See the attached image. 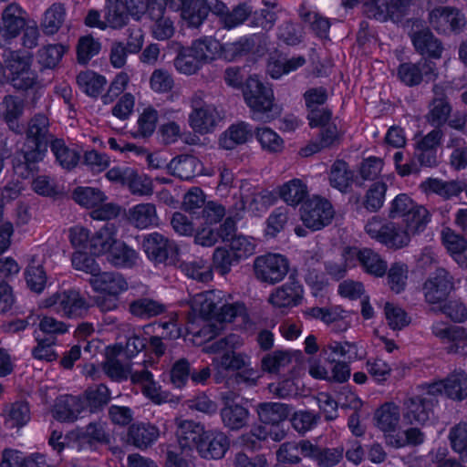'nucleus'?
I'll return each mask as SVG.
<instances>
[{"instance_id":"41","label":"nucleus","mask_w":467,"mask_h":467,"mask_svg":"<svg viewBox=\"0 0 467 467\" xmlns=\"http://www.w3.org/2000/svg\"><path fill=\"white\" fill-rule=\"evenodd\" d=\"M107 260L116 267L130 268L137 264L139 254L124 242L118 241L107 255Z\"/></svg>"},{"instance_id":"3","label":"nucleus","mask_w":467,"mask_h":467,"mask_svg":"<svg viewBox=\"0 0 467 467\" xmlns=\"http://www.w3.org/2000/svg\"><path fill=\"white\" fill-rule=\"evenodd\" d=\"M389 219L402 218L403 223H412L415 230L426 228L431 221V213L420 204L415 202L408 194L400 193L390 202L388 209Z\"/></svg>"},{"instance_id":"27","label":"nucleus","mask_w":467,"mask_h":467,"mask_svg":"<svg viewBox=\"0 0 467 467\" xmlns=\"http://www.w3.org/2000/svg\"><path fill=\"white\" fill-rule=\"evenodd\" d=\"M321 355L325 361H340L345 358L348 362L362 359L364 354L359 350L358 345L349 341L329 340L321 349Z\"/></svg>"},{"instance_id":"43","label":"nucleus","mask_w":467,"mask_h":467,"mask_svg":"<svg viewBox=\"0 0 467 467\" xmlns=\"http://www.w3.org/2000/svg\"><path fill=\"white\" fill-rule=\"evenodd\" d=\"M258 416L265 425H276L284 421L289 415L287 405L278 402L262 403L258 406Z\"/></svg>"},{"instance_id":"26","label":"nucleus","mask_w":467,"mask_h":467,"mask_svg":"<svg viewBox=\"0 0 467 467\" xmlns=\"http://www.w3.org/2000/svg\"><path fill=\"white\" fill-rule=\"evenodd\" d=\"M157 135L160 141L166 145L182 143L191 146L196 144L198 140L194 133L174 120L161 124Z\"/></svg>"},{"instance_id":"42","label":"nucleus","mask_w":467,"mask_h":467,"mask_svg":"<svg viewBox=\"0 0 467 467\" xmlns=\"http://www.w3.org/2000/svg\"><path fill=\"white\" fill-rule=\"evenodd\" d=\"M2 106L4 108L3 117L8 127L15 132H20L21 128L17 120L24 112L23 99L7 95L4 97Z\"/></svg>"},{"instance_id":"56","label":"nucleus","mask_w":467,"mask_h":467,"mask_svg":"<svg viewBox=\"0 0 467 467\" xmlns=\"http://www.w3.org/2000/svg\"><path fill=\"white\" fill-rule=\"evenodd\" d=\"M219 322H234L237 318H241L243 322L246 321L247 315L246 309L244 304L241 303H228L225 296L223 297V303H221L219 309L213 317Z\"/></svg>"},{"instance_id":"45","label":"nucleus","mask_w":467,"mask_h":467,"mask_svg":"<svg viewBox=\"0 0 467 467\" xmlns=\"http://www.w3.org/2000/svg\"><path fill=\"white\" fill-rule=\"evenodd\" d=\"M66 8L61 3H54L44 13L41 27L46 35L56 34L65 22Z\"/></svg>"},{"instance_id":"24","label":"nucleus","mask_w":467,"mask_h":467,"mask_svg":"<svg viewBox=\"0 0 467 467\" xmlns=\"http://www.w3.org/2000/svg\"><path fill=\"white\" fill-rule=\"evenodd\" d=\"M224 293L221 290H211L196 294L189 300L193 313L205 318H213L221 303H223Z\"/></svg>"},{"instance_id":"60","label":"nucleus","mask_w":467,"mask_h":467,"mask_svg":"<svg viewBox=\"0 0 467 467\" xmlns=\"http://www.w3.org/2000/svg\"><path fill=\"white\" fill-rule=\"evenodd\" d=\"M164 306L150 298H140L130 304V312L140 318H150L161 314Z\"/></svg>"},{"instance_id":"54","label":"nucleus","mask_w":467,"mask_h":467,"mask_svg":"<svg viewBox=\"0 0 467 467\" xmlns=\"http://www.w3.org/2000/svg\"><path fill=\"white\" fill-rule=\"evenodd\" d=\"M83 400L86 401V408L90 412L102 409L110 400V391L104 384L89 387L84 393Z\"/></svg>"},{"instance_id":"35","label":"nucleus","mask_w":467,"mask_h":467,"mask_svg":"<svg viewBox=\"0 0 467 467\" xmlns=\"http://www.w3.org/2000/svg\"><path fill=\"white\" fill-rule=\"evenodd\" d=\"M412 43L417 50L422 56H428L432 58H440L443 50L441 41L428 30H421L412 35Z\"/></svg>"},{"instance_id":"34","label":"nucleus","mask_w":467,"mask_h":467,"mask_svg":"<svg viewBox=\"0 0 467 467\" xmlns=\"http://www.w3.org/2000/svg\"><path fill=\"white\" fill-rule=\"evenodd\" d=\"M129 222L139 229H146L158 224V215L153 203L145 202L134 205L128 212Z\"/></svg>"},{"instance_id":"11","label":"nucleus","mask_w":467,"mask_h":467,"mask_svg":"<svg viewBox=\"0 0 467 467\" xmlns=\"http://www.w3.org/2000/svg\"><path fill=\"white\" fill-rule=\"evenodd\" d=\"M454 289V278L444 268H437L423 285L425 299L430 304H438L447 298Z\"/></svg>"},{"instance_id":"36","label":"nucleus","mask_w":467,"mask_h":467,"mask_svg":"<svg viewBox=\"0 0 467 467\" xmlns=\"http://www.w3.org/2000/svg\"><path fill=\"white\" fill-rule=\"evenodd\" d=\"M221 418L224 427L231 431H239L246 426L249 410L237 403L227 402L221 410Z\"/></svg>"},{"instance_id":"44","label":"nucleus","mask_w":467,"mask_h":467,"mask_svg":"<svg viewBox=\"0 0 467 467\" xmlns=\"http://www.w3.org/2000/svg\"><path fill=\"white\" fill-rule=\"evenodd\" d=\"M304 443H309L308 440L296 441H286L282 443L276 451V460L279 463L296 465L302 461L300 455L306 458V452L304 451Z\"/></svg>"},{"instance_id":"63","label":"nucleus","mask_w":467,"mask_h":467,"mask_svg":"<svg viewBox=\"0 0 467 467\" xmlns=\"http://www.w3.org/2000/svg\"><path fill=\"white\" fill-rule=\"evenodd\" d=\"M219 47V43L212 38H203L194 41L189 50L202 63V65L213 59Z\"/></svg>"},{"instance_id":"30","label":"nucleus","mask_w":467,"mask_h":467,"mask_svg":"<svg viewBox=\"0 0 467 467\" xmlns=\"http://www.w3.org/2000/svg\"><path fill=\"white\" fill-rule=\"evenodd\" d=\"M411 226H413L412 223H403L400 224L391 222L382 244L395 250L408 246L413 235L419 234L425 230V228L415 230Z\"/></svg>"},{"instance_id":"15","label":"nucleus","mask_w":467,"mask_h":467,"mask_svg":"<svg viewBox=\"0 0 467 467\" xmlns=\"http://www.w3.org/2000/svg\"><path fill=\"white\" fill-rule=\"evenodd\" d=\"M213 13L218 16L223 28L231 30L242 26L251 17L253 6L249 3L244 2L230 9L223 3H216L213 6Z\"/></svg>"},{"instance_id":"13","label":"nucleus","mask_w":467,"mask_h":467,"mask_svg":"<svg viewBox=\"0 0 467 467\" xmlns=\"http://www.w3.org/2000/svg\"><path fill=\"white\" fill-rule=\"evenodd\" d=\"M430 25L439 33L458 32L464 27V16L456 8L437 7L429 13Z\"/></svg>"},{"instance_id":"22","label":"nucleus","mask_w":467,"mask_h":467,"mask_svg":"<svg viewBox=\"0 0 467 467\" xmlns=\"http://www.w3.org/2000/svg\"><path fill=\"white\" fill-rule=\"evenodd\" d=\"M303 298V287L291 280L275 288L269 296L268 302L276 308H290L298 306Z\"/></svg>"},{"instance_id":"4","label":"nucleus","mask_w":467,"mask_h":467,"mask_svg":"<svg viewBox=\"0 0 467 467\" xmlns=\"http://www.w3.org/2000/svg\"><path fill=\"white\" fill-rule=\"evenodd\" d=\"M5 63L10 73V81L16 89L26 90L36 83V74L31 69L32 58L21 56L16 51L6 50L4 53Z\"/></svg>"},{"instance_id":"47","label":"nucleus","mask_w":467,"mask_h":467,"mask_svg":"<svg viewBox=\"0 0 467 467\" xmlns=\"http://www.w3.org/2000/svg\"><path fill=\"white\" fill-rule=\"evenodd\" d=\"M30 420L29 406L25 401H17L5 407V424L8 428H21Z\"/></svg>"},{"instance_id":"52","label":"nucleus","mask_w":467,"mask_h":467,"mask_svg":"<svg viewBox=\"0 0 467 467\" xmlns=\"http://www.w3.org/2000/svg\"><path fill=\"white\" fill-rule=\"evenodd\" d=\"M158 119L159 113L154 108H145L138 118V128L132 132L133 137L138 139L150 138L156 130Z\"/></svg>"},{"instance_id":"51","label":"nucleus","mask_w":467,"mask_h":467,"mask_svg":"<svg viewBox=\"0 0 467 467\" xmlns=\"http://www.w3.org/2000/svg\"><path fill=\"white\" fill-rule=\"evenodd\" d=\"M180 268L188 277L196 281L207 283L213 279L212 267L203 259L182 262Z\"/></svg>"},{"instance_id":"21","label":"nucleus","mask_w":467,"mask_h":467,"mask_svg":"<svg viewBox=\"0 0 467 467\" xmlns=\"http://www.w3.org/2000/svg\"><path fill=\"white\" fill-rule=\"evenodd\" d=\"M48 126V119L45 115H36L28 123L27 139L36 146H65V141L55 138Z\"/></svg>"},{"instance_id":"32","label":"nucleus","mask_w":467,"mask_h":467,"mask_svg":"<svg viewBox=\"0 0 467 467\" xmlns=\"http://www.w3.org/2000/svg\"><path fill=\"white\" fill-rule=\"evenodd\" d=\"M118 227L113 223H108L99 229L89 239V250L93 255L109 254L118 243Z\"/></svg>"},{"instance_id":"17","label":"nucleus","mask_w":467,"mask_h":467,"mask_svg":"<svg viewBox=\"0 0 467 467\" xmlns=\"http://www.w3.org/2000/svg\"><path fill=\"white\" fill-rule=\"evenodd\" d=\"M26 25V13L20 5L11 3L3 10L0 35L7 40L16 38Z\"/></svg>"},{"instance_id":"53","label":"nucleus","mask_w":467,"mask_h":467,"mask_svg":"<svg viewBox=\"0 0 467 467\" xmlns=\"http://www.w3.org/2000/svg\"><path fill=\"white\" fill-rule=\"evenodd\" d=\"M386 273L387 284L392 292L400 294L405 290L409 274V267L405 263H392Z\"/></svg>"},{"instance_id":"25","label":"nucleus","mask_w":467,"mask_h":467,"mask_svg":"<svg viewBox=\"0 0 467 467\" xmlns=\"http://www.w3.org/2000/svg\"><path fill=\"white\" fill-rule=\"evenodd\" d=\"M161 435L160 429L150 422H136L131 424L127 432V443L140 449L147 450L151 447Z\"/></svg>"},{"instance_id":"16","label":"nucleus","mask_w":467,"mask_h":467,"mask_svg":"<svg viewBox=\"0 0 467 467\" xmlns=\"http://www.w3.org/2000/svg\"><path fill=\"white\" fill-rule=\"evenodd\" d=\"M168 0H151L149 9V16L154 22L151 32L154 38L166 40L171 38L175 27L173 21L165 15Z\"/></svg>"},{"instance_id":"64","label":"nucleus","mask_w":467,"mask_h":467,"mask_svg":"<svg viewBox=\"0 0 467 467\" xmlns=\"http://www.w3.org/2000/svg\"><path fill=\"white\" fill-rule=\"evenodd\" d=\"M275 200L276 198L272 192L261 190L253 192L251 195L244 196L243 198V205L244 208H248L252 211H262L273 205Z\"/></svg>"},{"instance_id":"20","label":"nucleus","mask_w":467,"mask_h":467,"mask_svg":"<svg viewBox=\"0 0 467 467\" xmlns=\"http://www.w3.org/2000/svg\"><path fill=\"white\" fill-rule=\"evenodd\" d=\"M176 437L182 451L197 450L202 436L204 428L199 422L192 420H183L177 418L175 420Z\"/></svg>"},{"instance_id":"9","label":"nucleus","mask_w":467,"mask_h":467,"mask_svg":"<svg viewBox=\"0 0 467 467\" xmlns=\"http://www.w3.org/2000/svg\"><path fill=\"white\" fill-rule=\"evenodd\" d=\"M437 402V398L431 393L430 387L427 386L422 393L413 395L404 400L402 412L404 421L411 425L424 424L429 420Z\"/></svg>"},{"instance_id":"5","label":"nucleus","mask_w":467,"mask_h":467,"mask_svg":"<svg viewBox=\"0 0 467 467\" xmlns=\"http://www.w3.org/2000/svg\"><path fill=\"white\" fill-rule=\"evenodd\" d=\"M335 217V210L327 199L314 196L305 202L300 209V218L304 225L318 231L329 225Z\"/></svg>"},{"instance_id":"59","label":"nucleus","mask_w":467,"mask_h":467,"mask_svg":"<svg viewBox=\"0 0 467 467\" xmlns=\"http://www.w3.org/2000/svg\"><path fill=\"white\" fill-rule=\"evenodd\" d=\"M174 67L181 74L191 76L196 74L202 65L188 47H182L174 59Z\"/></svg>"},{"instance_id":"49","label":"nucleus","mask_w":467,"mask_h":467,"mask_svg":"<svg viewBox=\"0 0 467 467\" xmlns=\"http://www.w3.org/2000/svg\"><path fill=\"white\" fill-rule=\"evenodd\" d=\"M254 132L250 124L240 121L232 124L221 136L220 140L223 144H244L253 137Z\"/></svg>"},{"instance_id":"48","label":"nucleus","mask_w":467,"mask_h":467,"mask_svg":"<svg viewBox=\"0 0 467 467\" xmlns=\"http://www.w3.org/2000/svg\"><path fill=\"white\" fill-rule=\"evenodd\" d=\"M25 279L27 287L31 291L41 294L45 290L47 282V275L43 265L32 259L25 269Z\"/></svg>"},{"instance_id":"46","label":"nucleus","mask_w":467,"mask_h":467,"mask_svg":"<svg viewBox=\"0 0 467 467\" xmlns=\"http://www.w3.org/2000/svg\"><path fill=\"white\" fill-rule=\"evenodd\" d=\"M128 175L124 186L128 188L132 195L144 197L150 196L153 193V182L150 177L140 173L133 168L128 172Z\"/></svg>"},{"instance_id":"6","label":"nucleus","mask_w":467,"mask_h":467,"mask_svg":"<svg viewBox=\"0 0 467 467\" xmlns=\"http://www.w3.org/2000/svg\"><path fill=\"white\" fill-rule=\"evenodd\" d=\"M254 273L257 280L268 285L281 282L287 275L289 262L279 254L257 256L254 261Z\"/></svg>"},{"instance_id":"10","label":"nucleus","mask_w":467,"mask_h":467,"mask_svg":"<svg viewBox=\"0 0 467 467\" xmlns=\"http://www.w3.org/2000/svg\"><path fill=\"white\" fill-rule=\"evenodd\" d=\"M399 79L408 87L420 85L421 82L433 81L438 77L436 64L422 58L417 63L406 62L398 67Z\"/></svg>"},{"instance_id":"19","label":"nucleus","mask_w":467,"mask_h":467,"mask_svg":"<svg viewBox=\"0 0 467 467\" xmlns=\"http://www.w3.org/2000/svg\"><path fill=\"white\" fill-rule=\"evenodd\" d=\"M330 365L325 368L320 361L313 359L309 363V374L317 379H325L330 382L344 383L350 378V367L348 361H326Z\"/></svg>"},{"instance_id":"7","label":"nucleus","mask_w":467,"mask_h":467,"mask_svg":"<svg viewBox=\"0 0 467 467\" xmlns=\"http://www.w3.org/2000/svg\"><path fill=\"white\" fill-rule=\"evenodd\" d=\"M243 96L248 108L254 113H268L275 107L273 89L256 76H251L246 79Z\"/></svg>"},{"instance_id":"31","label":"nucleus","mask_w":467,"mask_h":467,"mask_svg":"<svg viewBox=\"0 0 467 467\" xmlns=\"http://www.w3.org/2000/svg\"><path fill=\"white\" fill-rule=\"evenodd\" d=\"M89 283L97 292L105 293L111 296H118L120 293L128 289V283L119 273L100 271L94 277H91Z\"/></svg>"},{"instance_id":"50","label":"nucleus","mask_w":467,"mask_h":467,"mask_svg":"<svg viewBox=\"0 0 467 467\" xmlns=\"http://www.w3.org/2000/svg\"><path fill=\"white\" fill-rule=\"evenodd\" d=\"M129 12L121 0H107L105 21L112 28H120L129 21Z\"/></svg>"},{"instance_id":"18","label":"nucleus","mask_w":467,"mask_h":467,"mask_svg":"<svg viewBox=\"0 0 467 467\" xmlns=\"http://www.w3.org/2000/svg\"><path fill=\"white\" fill-rule=\"evenodd\" d=\"M230 447V441L221 431H205L197 448L200 456L207 460L222 459Z\"/></svg>"},{"instance_id":"12","label":"nucleus","mask_w":467,"mask_h":467,"mask_svg":"<svg viewBox=\"0 0 467 467\" xmlns=\"http://www.w3.org/2000/svg\"><path fill=\"white\" fill-rule=\"evenodd\" d=\"M343 255L345 262L348 264H351V260L357 259L368 274L377 277L383 276L388 269L386 261L369 248L348 247Z\"/></svg>"},{"instance_id":"2","label":"nucleus","mask_w":467,"mask_h":467,"mask_svg":"<svg viewBox=\"0 0 467 467\" xmlns=\"http://www.w3.org/2000/svg\"><path fill=\"white\" fill-rule=\"evenodd\" d=\"M40 308H52L57 315L67 318L83 317L90 306L77 289L57 291L38 303Z\"/></svg>"},{"instance_id":"14","label":"nucleus","mask_w":467,"mask_h":467,"mask_svg":"<svg viewBox=\"0 0 467 467\" xmlns=\"http://www.w3.org/2000/svg\"><path fill=\"white\" fill-rule=\"evenodd\" d=\"M430 391L437 398L439 394H445L454 400H463L467 398V374L464 371H455L445 379L433 382L430 385Z\"/></svg>"},{"instance_id":"38","label":"nucleus","mask_w":467,"mask_h":467,"mask_svg":"<svg viewBox=\"0 0 467 467\" xmlns=\"http://www.w3.org/2000/svg\"><path fill=\"white\" fill-rule=\"evenodd\" d=\"M420 188L425 192L436 193L443 199H450L458 196L463 191V182L430 178L421 182Z\"/></svg>"},{"instance_id":"61","label":"nucleus","mask_w":467,"mask_h":467,"mask_svg":"<svg viewBox=\"0 0 467 467\" xmlns=\"http://www.w3.org/2000/svg\"><path fill=\"white\" fill-rule=\"evenodd\" d=\"M67 47L61 44H49L37 52L39 64L46 68H54L61 60Z\"/></svg>"},{"instance_id":"23","label":"nucleus","mask_w":467,"mask_h":467,"mask_svg":"<svg viewBox=\"0 0 467 467\" xmlns=\"http://www.w3.org/2000/svg\"><path fill=\"white\" fill-rule=\"evenodd\" d=\"M46 148H20L12 157L13 170L21 178H27L36 164L44 159Z\"/></svg>"},{"instance_id":"29","label":"nucleus","mask_w":467,"mask_h":467,"mask_svg":"<svg viewBox=\"0 0 467 467\" xmlns=\"http://www.w3.org/2000/svg\"><path fill=\"white\" fill-rule=\"evenodd\" d=\"M304 451L306 452V458L313 460L317 467H334L337 466L344 458V448L342 446L336 448L320 447L317 444H303Z\"/></svg>"},{"instance_id":"33","label":"nucleus","mask_w":467,"mask_h":467,"mask_svg":"<svg viewBox=\"0 0 467 467\" xmlns=\"http://www.w3.org/2000/svg\"><path fill=\"white\" fill-rule=\"evenodd\" d=\"M85 409L86 401L82 397L64 395L57 400L54 416L60 421H74Z\"/></svg>"},{"instance_id":"37","label":"nucleus","mask_w":467,"mask_h":467,"mask_svg":"<svg viewBox=\"0 0 467 467\" xmlns=\"http://www.w3.org/2000/svg\"><path fill=\"white\" fill-rule=\"evenodd\" d=\"M328 180L331 187L347 192L353 183L354 172L346 161L337 160L330 168Z\"/></svg>"},{"instance_id":"55","label":"nucleus","mask_w":467,"mask_h":467,"mask_svg":"<svg viewBox=\"0 0 467 467\" xmlns=\"http://www.w3.org/2000/svg\"><path fill=\"white\" fill-rule=\"evenodd\" d=\"M79 88L88 96L97 97L104 88L107 80L93 71L80 72L77 77Z\"/></svg>"},{"instance_id":"39","label":"nucleus","mask_w":467,"mask_h":467,"mask_svg":"<svg viewBox=\"0 0 467 467\" xmlns=\"http://www.w3.org/2000/svg\"><path fill=\"white\" fill-rule=\"evenodd\" d=\"M278 192L287 205L296 207L308 196V188L302 180L293 179L280 186Z\"/></svg>"},{"instance_id":"8","label":"nucleus","mask_w":467,"mask_h":467,"mask_svg":"<svg viewBox=\"0 0 467 467\" xmlns=\"http://www.w3.org/2000/svg\"><path fill=\"white\" fill-rule=\"evenodd\" d=\"M142 248L150 261L158 264H175L179 254L177 244L161 234L151 233L144 236Z\"/></svg>"},{"instance_id":"62","label":"nucleus","mask_w":467,"mask_h":467,"mask_svg":"<svg viewBox=\"0 0 467 467\" xmlns=\"http://www.w3.org/2000/svg\"><path fill=\"white\" fill-rule=\"evenodd\" d=\"M449 441L452 450L467 462V422L462 421L451 427Z\"/></svg>"},{"instance_id":"57","label":"nucleus","mask_w":467,"mask_h":467,"mask_svg":"<svg viewBox=\"0 0 467 467\" xmlns=\"http://www.w3.org/2000/svg\"><path fill=\"white\" fill-rule=\"evenodd\" d=\"M387 189L388 186L385 182L372 183L364 196V207L370 213L378 212L383 206Z\"/></svg>"},{"instance_id":"40","label":"nucleus","mask_w":467,"mask_h":467,"mask_svg":"<svg viewBox=\"0 0 467 467\" xmlns=\"http://www.w3.org/2000/svg\"><path fill=\"white\" fill-rule=\"evenodd\" d=\"M374 419L379 430L384 432L393 431L400 423V408L393 402H386L376 410Z\"/></svg>"},{"instance_id":"58","label":"nucleus","mask_w":467,"mask_h":467,"mask_svg":"<svg viewBox=\"0 0 467 467\" xmlns=\"http://www.w3.org/2000/svg\"><path fill=\"white\" fill-rule=\"evenodd\" d=\"M73 199L81 206L95 208L106 200V195L97 188L78 187L73 192Z\"/></svg>"},{"instance_id":"1","label":"nucleus","mask_w":467,"mask_h":467,"mask_svg":"<svg viewBox=\"0 0 467 467\" xmlns=\"http://www.w3.org/2000/svg\"><path fill=\"white\" fill-rule=\"evenodd\" d=\"M244 345V339L237 334L231 333L223 337L209 343L203 348L208 354H220L212 360V364L218 371L239 370L250 366V357L244 352H235L234 349Z\"/></svg>"},{"instance_id":"28","label":"nucleus","mask_w":467,"mask_h":467,"mask_svg":"<svg viewBox=\"0 0 467 467\" xmlns=\"http://www.w3.org/2000/svg\"><path fill=\"white\" fill-rule=\"evenodd\" d=\"M221 119L219 111L212 105L192 110L188 117V123L194 132L207 134L215 129Z\"/></svg>"}]
</instances>
